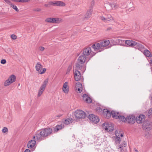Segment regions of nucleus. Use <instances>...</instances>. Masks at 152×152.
<instances>
[{
	"instance_id": "nucleus-1",
	"label": "nucleus",
	"mask_w": 152,
	"mask_h": 152,
	"mask_svg": "<svg viewBox=\"0 0 152 152\" xmlns=\"http://www.w3.org/2000/svg\"><path fill=\"white\" fill-rule=\"evenodd\" d=\"M52 129L49 128L43 129L37 132L33 137L37 141H40L47 138L52 133Z\"/></svg>"
},
{
	"instance_id": "nucleus-2",
	"label": "nucleus",
	"mask_w": 152,
	"mask_h": 152,
	"mask_svg": "<svg viewBox=\"0 0 152 152\" xmlns=\"http://www.w3.org/2000/svg\"><path fill=\"white\" fill-rule=\"evenodd\" d=\"M110 43V42L109 40H104L100 42L99 43L93 44L92 47L95 51L100 52L102 51L103 48L106 47Z\"/></svg>"
},
{
	"instance_id": "nucleus-3",
	"label": "nucleus",
	"mask_w": 152,
	"mask_h": 152,
	"mask_svg": "<svg viewBox=\"0 0 152 152\" xmlns=\"http://www.w3.org/2000/svg\"><path fill=\"white\" fill-rule=\"evenodd\" d=\"M152 127V123L151 121H148L145 123L143 125V129L145 130L146 132L145 135L148 137H150L152 134V132L150 130Z\"/></svg>"
},
{
	"instance_id": "nucleus-4",
	"label": "nucleus",
	"mask_w": 152,
	"mask_h": 152,
	"mask_svg": "<svg viewBox=\"0 0 152 152\" xmlns=\"http://www.w3.org/2000/svg\"><path fill=\"white\" fill-rule=\"evenodd\" d=\"M75 120L78 121L81 119L84 118L86 116V113L83 111L77 110L75 113Z\"/></svg>"
},
{
	"instance_id": "nucleus-5",
	"label": "nucleus",
	"mask_w": 152,
	"mask_h": 152,
	"mask_svg": "<svg viewBox=\"0 0 152 152\" xmlns=\"http://www.w3.org/2000/svg\"><path fill=\"white\" fill-rule=\"evenodd\" d=\"M98 52H94L92 51L91 48L90 47H88L85 48L83 51V54L87 57L89 56L90 57H91L94 56L95 54Z\"/></svg>"
},
{
	"instance_id": "nucleus-6",
	"label": "nucleus",
	"mask_w": 152,
	"mask_h": 152,
	"mask_svg": "<svg viewBox=\"0 0 152 152\" xmlns=\"http://www.w3.org/2000/svg\"><path fill=\"white\" fill-rule=\"evenodd\" d=\"M103 128L108 132H111L114 129V126L111 123H105L103 124Z\"/></svg>"
},
{
	"instance_id": "nucleus-7",
	"label": "nucleus",
	"mask_w": 152,
	"mask_h": 152,
	"mask_svg": "<svg viewBox=\"0 0 152 152\" xmlns=\"http://www.w3.org/2000/svg\"><path fill=\"white\" fill-rule=\"evenodd\" d=\"M16 76L13 75H11L6 80L4 83V86H7L10 85L11 84L15 82L16 80Z\"/></svg>"
},
{
	"instance_id": "nucleus-8",
	"label": "nucleus",
	"mask_w": 152,
	"mask_h": 152,
	"mask_svg": "<svg viewBox=\"0 0 152 152\" xmlns=\"http://www.w3.org/2000/svg\"><path fill=\"white\" fill-rule=\"evenodd\" d=\"M48 81V78L46 79L44 81L42 84L40 88L38 91V92L37 94L38 97H40L42 94L43 91H44L45 88L47 84Z\"/></svg>"
},
{
	"instance_id": "nucleus-9",
	"label": "nucleus",
	"mask_w": 152,
	"mask_h": 152,
	"mask_svg": "<svg viewBox=\"0 0 152 152\" xmlns=\"http://www.w3.org/2000/svg\"><path fill=\"white\" fill-rule=\"evenodd\" d=\"M45 21L49 23H59L62 21V20L60 18H49L46 19Z\"/></svg>"
},
{
	"instance_id": "nucleus-10",
	"label": "nucleus",
	"mask_w": 152,
	"mask_h": 152,
	"mask_svg": "<svg viewBox=\"0 0 152 152\" xmlns=\"http://www.w3.org/2000/svg\"><path fill=\"white\" fill-rule=\"evenodd\" d=\"M42 65L39 62L35 66L36 70L41 74L44 73L46 71V69L45 68L42 69Z\"/></svg>"
},
{
	"instance_id": "nucleus-11",
	"label": "nucleus",
	"mask_w": 152,
	"mask_h": 152,
	"mask_svg": "<svg viewBox=\"0 0 152 152\" xmlns=\"http://www.w3.org/2000/svg\"><path fill=\"white\" fill-rule=\"evenodd\" d=\"M88 118L91 122L94 124H96L99 121L98 117L94 114H90L88 116Z\"/></svg>"
},
{
	"instance_id": "nucleus-12",
	"label": "nucleus",
	"mask_w": 152,
	"mask_h": 152,
	"mask_svg": "<svg viewBox=\"0 0 152 152\" xmlns=\"http://www.w3.org/2000/svg\"><path fill=\"white\" fill-rule=\"evenodd\" d=\"M105 17L103 16H100L99 18L105 22L113 20V17L110 14L105 15Z\"/></svg>"
},
{
	"instance_id": "nucleus-13",
	"label": "nucleus",
	"mask_w": 152,
	"mask_h": 152,
	"mask_svg": "<svg viewBox=\"0 0 152 152\" xmlns=\"http://www.w3.org/2000/svg\"><path fill=\"white\" fill-rule=\"evenodd\" d=\"M135 117L132 115H129L126 117V121L129 124H133L135 123Z\"/></svg>"
},
{
	"instance_id": "nucleus-14",
	"label": "nucleus",
	"mask_w": 152,
	"mask_h": 152,
	"mask_svg": "<svg viewBox=\"0 0 152 152\" xmlns=\"http://www.w3.org/2000/svg\"><path fill=\"white\" fill-rule=\"evenodd\" d=\"M74 77L75 80L78 81L80 80L81 77V73L78 70H75L74 72Z\"/></svg>"
},
{
	"instance_id": "nucleus-15",
	"label": "nucleus",
	"mask_w": 152,
	"mask_h": 152,
	"mask_svg": "<svg viewBox=\"0 0 152 152\" xmlns=\"http://www.w3.org/2000/svg\"><path fill=\"white\" fill-rule=\"evenodd\" d=\"M145 116L144 115H141L136 118V122L137 123H142L145 121Z\"/></svg>"
},
{
	"instance_id": "nucleus-16",
	"label": "nucleus",
	"mask_w": 152,
	"mask_h": 152,
	"mask_svg": "<svg viewBox=\"0 0 152 152\" xmlns=\"http://www.w3.org/2000/svg\"><path fill=\"white\" fill-rule=\"evenodd\" d=\"M87 57L83 55H81L78 59V62L81 64H83L85 62Z\"/></svg>"
},
{
	"instance_id": "nucleus-17",
	"label": "nucleus",
	"mask_w": 152,
	"mask_h": 152,
	"mask_svg": "<svg viewBox=\"0 0 152 152\" xmlns=\"http://www.w3.org/2000/svg\"><path fill=\"white\" fill-rule=\"evenodd\" d=\"M125 43L129 47H134L136 44V42L132 40H126L125 41Z\"/></svg>"
},
{
	"instance_id": "nucleus-18",
	"label": "nucleus",
	"mask_w": 152,
	"mask_h": 152,
	"mask_svg": "<svg viewBox=\"0 0 152 152\" xmlns=\"http://www.w3.org/2000/svg\"><path fill=\"white\" fill-rule=\"evenodd\" d=\"M68 84V83L67 82H65L64 84L62 87V90L66 94H67L69 91V87H67Z\"/></svg>"
},
{
	"instance_id": "nucleus-19",
	"label": "nucleus",
	"mask_w": 152,
	"mask_h": 152,
	"mask_svg": "<svg viewBox=\"0 0 152 152\" xmlns=\"http://www.w3.org/2000/svg\"><path fill=\"white\" fill-rule=\"evenodd\" d=\"M83 99L84 101L88 103H91L92 102L91 99L86 94H84L83 95Z\"/></svg>"
},
{
	"instance_id": "nucleus-20",
	"label": "nucleus",
	"mask_w": 152,
	"mask_h": 152,
	"mask_svg": "<svg viewBox=\"0 0 152 152\" xmlns=\"http://www.w3.org/2000/svg\"><path fill=\"white\" fill-rule=\"evenodd\" d=\"M31 140L29 141L27 144V146L28 148H32L35 145L36 143V140Z\"/></svg>"
},
{
	"instance_id": "nucleus-21",
	"label": "nucleus",
	"mask_w": 152,
	"mask_h": 152,
	"mask_svg": "<svg viewBox=\"0 0 152 152\" xmlns=\"http://www.w3.org/2000/svg\"><path fill=\"white\" fill-rule=\"evenodd\" d=\"M103 113L107 119L110 118L111 115V112L107 109H104L103 110Z\"/></svg>"
},
{
	"instance_id": "nucleus-22",
	"label": "nucleus",
	"mask_w": 152,
	"mask_h": 152,
	"mask_svg": "<svg viewBox=\"0 0 152 152\" xmlns=\"http://www.w3.org/2000/svg\"><path fill=\"white\" fill-rule=\"evenodd\" d=\"M109 5L111 7V10H116L118 8V6L115 3H110Z\"/></svg>"
},
{
	"instance_id": "nucleus-23",
	"label": "nucleus",
	"mask_w": 152,
	"mask_h": 152,
	"mask_svg": "<svg viewBox=\"0 0 152 152\" xmlns=\"http://www.w3.org/2000/svg\"><path fill=\"white\" fill-rule=\"evenodd\" d=\"M64 127L63 124H61L56 126L55 128H54L53 131L54 132H57L59 130H61Z\"/></svg>"
},
{
	"instance_id": "nucleus-24",
	"label": "nucleus",
	"mask_w": 152,
	"mask_h": 152,
	"mask_svg": "<svg viewBox=\"0 0 152 152\" xmlns=\"http://www.w3.org/2000/svg\"><path fill=\"white\" fill-rule=\"evenodd\" d=\"M134 48L140 50L145 49V47L143 45L137 42H136V44L135 45Z\"/></svg>"
},
{
	"instance_id": "nucleus-25",
	"label": "nucleus",
	"mask_w": 152,
	"mask_h": 152,
	"mask_svg": "<svg viewBox=\"0 0 152 152\" xmlns=\"http://www.w3.org/2000/svg\"><path fill=\"white\" fill-rule=\"evenodd\" d=\"M92 12V7H91L90 9L87 11L86 14L85 15V18H89L91 16Z\"/></svg>"
},
{
	"instance_id": "nucleus-26",
	"label": "nucleus",
	"mask_w": 152,
	"mask_h": 152,
	"mask_svg": "<svg viewBox=\"0 0 152 152\" xmlns=\"http://www.w3.org/2000/svg\"><path fill=\"white\" fill-rule=\"evenodd\" d=\"M143 54L146 57L151 58L152 57V54L149 50L146 49L144 50Z\"/></svg>"
},
{
	"instance_id": "nucleus-27",
	"label": "nucleus",
	"mask_w": 152,
	"mask_h": 152,
	"mask_svg": "<svg viewBox=\"0 0 152 152\" xmlns=\"http://www.w3.org/2000/svg\"><path fill=\"white\" fill-rule=\"evenodd\" d=\"M111 114L113 117L115 119H118L120 115L118 112H116L114 111H112L111 112Z\"/></svg>"
},
{
	"instance_id": "nucleus-28",
	"label": "nucleus",
	"mask_w": 152,
	"mask_h": 152,
	"mask_svg": "<svg viewBox=\"0 0 152 152\" xmlns=\"http://www.w3.org/2000/svg\"><path fill=\"white\" fill-rule=\"evenodd\" d=\"M56 5L58 6H64L66 4L61 1H56Z\"/></svg>"
},
{
	"instance_id": "nucleus-29",
	"label": "nucleus",
	"mask_w": 152,
	"mask_h": 152,
	"mask_svg": "<svg viewBox=\"0 0 152 152\" xmlns=\"http://www.w3.org/2000/svg\"><path fill=\"white\" fill-rule=\"evenodd\" d=\"M73 121V119L72 118H68L65 120L64 124L66 125H68L72 123Z\"/></svg>"
},
{
	"instance_id": "nucleus-30",
	"label": "nucleus",
	"mask_w": 152,
	"mask_h": 152,
	"mask_svg": "<svg viewBox=\"0 0 152 152\" xmlns=\"http://www.w3.org/2000/svg\"><path fill=\"white\" fill-rule=\"evenodd\" d=\"M118 119H119L120 121H121L122 122L126 121V118L124 116L120 115Z\"/></svg>"
},
{
	"instance_id": "nucleus-31",
	"label": "nucleus",
	"mask_w": 152,
	"mask_h": 152,
	"mask_svg": "<svg viewBox=\"0 0 152 152\" xmlns=\"http://www.w3.org/2000/svg\"><path fill=\"white\" fill-rule=\"evenodd\" d=\"M115 134L117 137L123 136L122 134L120 131H116L115 132Z\"/></svg>"
},
{
	"instance_id": "nucleus-32",
	"label": "nucleus",
	"mask_w": 152,
	"mask_h": 152,
	"mask_svg": "<svg viewBox=\"0 0 152 152\" xmlns=\"http://www.w3.org/2000/svg\"><path fill=\"white\" fill-rule=\"evenodd\" d=\"M80 63H78L77 62V63L76 65V68L77 69L76 70H78V69H82V68H84V67H83L82 66L80 65Z\"/></svg>"
},
{
	"instance_id": "nucleus-33",
	"label": "nucleus",
	"mask_w": 152,
	"mask_h": 152,
	"mask_svg": "<svg viewBox=\"0 0 152 152\" xmlns=\"http://www.w3.org/2000/svg\"><path fill=\"white\" fill-rule=\"evenodd\" d=\"M147 115L149 118H151V116L152 115V108H150L149 110Z\"/></svg>"
},
{
	"instance_id": "nucleus-34",
	"label": "nucleus",
	"mask_w": 152,
	"mask_h": 152,
	"mask_svg": "<svg viewBox=\"0 0 152 152\" xmlns=\"http://www.w3.org/2000/svg\"><path fill=\"white\" fill-rule=\"evenodd\" d=\"M126 146V143L125 142H124L122 145H119V148H121V151L123 150L122 148L123 147H125Z\"/></svg>"
},
{
	"instance_id": "nucleus-35",
	"label": "nucleus",
	"mask_w": 152,
	"mask_h": 152,
	"mask_svg": "<svg viewBox=\"0 0 152 152\" xmlns=\"http://www.w3.org/2000/svg\"><path fill=\"white\" fill-rule=\"evenodd\" d=\"M10 6L11 7H12L15 10L16 12L19 11V10L16 6L13 5L12 4V5H11Z\"/></svg>"
},
{
	"instance_id": "nucleus-36",
	"label": "nucleus",
	"mask_w": 152,
	"mask_h": 152,
	"mask_svg": "<svg viewBox=\"0 0 152 152\" xmlns=\"http://www.w3.org/2000/svg\"><path fill=\"white\" fill-rule=\"evenodd\" d=\"M125 41L124 40H123L122 39H120V41H119V44L118 45H125Z\"/></svg>"
},
{
	"instance_id": "nucleus-37",
	"label": "nucleus",
	"mask_w": 152,
	"mask_h": 152,
	"mask_svg": "<svg viewBox=\"0 0 152 152\" xmlns=\"http://www.w3.org/2000/svg\"><path fill=\"white\" fill-rule=\"evenodd\" d=\"M78 87H80V88H82V84L78 82L76 84L75 88H78Z\"/></svg>"
},
{
	"instance_id": "nucleus-38",
	"label": "nucleus",
	"mask_w": 152,
	"mask_h": 152,
	"mask_svg": "<svg viewBox=\"0 0 152 152\" xmlns=\"http://www.w3.org/2000/svg\"><path fill=\"white\" fill-rule=\"evenodd\" d=\"M122 5L121 6H120V7L122 8L123 9L124 8H126V4L124 3H123L122 4Z\"/></svg>"
},
{
	"instance_id": "nucleus-39",
	"label": "nucleus",
	"mask_w": 152,
	"mask_h": 152,
	"mask_svg": "<svg viewBox=\"0 0 152 152\" xmlns=\"http://www.w3.org/2000/svg\"><path fill=\"white\" fill-rule=\"evenodd\" d=\"M2 132L3 133H6L8 132V129L6 127H4L2 130Z\"/></svg>"
},
{
	"instance_id": "nucleus-40",
	"label": "nucleus",
	"mask_w": 152,
	"mask_h": 152,
	"mask_svg": "<svg viewBox=\"0 0 152 152\" xmlns=\"http://www.w3.org/2000/svg\"><path fill=\"white\" fill-rule=\"evenodd\" d=\"M71 69L72 66H69L67 68L66 74H68V73H69V71L71 70Z\"/></svg>"
},
{
	"instance_id": "nucleus-41",
	"label": "nucleus",
	"mask_w": 152,
	"mask_h": 152,
	"mask_svg": "<svg viewBox=\"0 0 152 152\" xmlns=\"http://www.w3.org/2000/svg\"><path fill=\"white\" fill-rule=\"evenodd\" d=\"M33 10L35 12H39L42 10V9L41 8H37L33 9Z\"/></svg>"
},
{
	"instance_id": "nucleus-42",
	"label": "nucleus",
	"mask_w": 152,
	"mask_h": 152,
	"mask_svg": "<svg viewBox=\"0 0 152 152\" xmlns=\"http://www.w3.org/2000/svg\"><path fill=\"white\" fill-rule=\"evenodd\" d=\"M30 1V0H20L19 2L26 3Z\"/></svg>"
},
{
	"instance_id": "nucleus-43",
	"label": "nucleus",
	"mask_w": 152,
	"mask_h": 152,
	"mask_svg": "<svg viewBox=\"0 0 152 152\" xmlns=\"http://www.w3.org/2000/svg\"><path fill=\"white\" fill-rule=\"evenodd\" d=\"M6 2L7 4L10 5H12V3L9 0H4Z\"/></svg>"
},
{
	"instance_id": "nucleus-44",
	"label": "nucleus",
	"mask_w": 152,
	"mask_h": 152,
	"mask_svg": "<svg viewBox=\"0 0 152 152\" xmlns=\"http://www.w3.org/2000/svg\"><path fill=\"white\" fill-rule=\"evenodd\" d=\"M1 63L2 64H5L6 63V61L5 59H3L1 60Z\"/></svg>"
},
{
	"instance_id": "nucleus-45",
	"label": "nucleus",
	"mask_w": 152,
	"mask_h": 152,
	"mask_svg": "<svg viewBox=\"0 0 152 152\" xmlns=\"http://www.w3.org/2000/svg\"><path fill=\"white\" fill-rule=\"evenodd\" d=\"M11 38L13 39H15L17 38L16 35L14 34H12L11 36Z\"/></svg>"
},
{
	"instance_id": "nucleus-46",
	"label": "nucleus",
	"mask_w": 152,
	"mask_h": 152,
	"mask_svg": "<svg viewBox=\"0 0 152 152\" xmlns=\"http://www.w3.org/2000/svg\"><path fill=\"white\" fill-rule=\"evenodd\" d=\"M121 140V138L119 137H117V139L116 140V142L117 143H119L120 141Z\"/></svg>"
},
{
	"instance_id": "nucleus-47",
	"label": "nucleus",
	"mask_w": 152,
	"mask_h": 152,
	"mask_svg": "<svg viewBox=\"0 0 152 152\" xmlns=\"http://www.w3.org/2000/svg\"><path fill=\"white\" fill-rule=\"evenodd\" d=\"M83 89L82 88H76V90H77L79 93H80Z\"/></svg>"
},
{
	"instance_id": "nucleus-48",
	"label": "nucleus",
	"mask_w": 152,
	"mask_h": 152,
	"mask_svg": "<svg viewBox=\"0 0 152 152\" xmlns=\"http://www.w3.org/2000/svg\"><path fill=\"white\" fill-rule=\"evenodd\" d=\"M56 1H54V2L50 1L49 2V4L52 5H56Z\"/></svg>"
},
{
	"instance_id": "nucleus-49",
	"label": "nucleus",
	"mask_w": 152,
	"mask_h": 152,
	"mask_svg": "<svg viewBox=\"0 0 152 152\" xmlns=\"http://www.w3.org/2000/svg\"><path fill=\"white\" fill-rule=\"evenodd\" d=\"M119 41L120 39H116L115 40V43H114V45H118L119 44Z\"/></svg>"
},
{
	"instance_id": "nucleus-50",
	"label": "nucleus",
	"mask_w": 152,
	"mask_h": 152,
	"mask_svg": "<svg viewBox=\"0 0 152 152\" xmlns=\"http://www.w3.org/2000/svg\"><path fill=\"white\" fill-rule=\"evenodd\" d=\"M45 49V48L44 47L42 46H40L39 48V50L41 51H43Z\"/></svg>"
},
{
	"instance_id": "nucleus-51",
	"label": "nucleus",
	"mask_w": 152,
	"mask_h": 152,
	"mask_svg": "<svg viewBox=\"0 0 152 152\" xmlns=\"http://www.w3.org/2000/svg\"><path fill=\"white\" fill-rule=\"evenodd\" d=\"M148 60L149 62V64L151 66H152V58H149Z\"/></svg>"
},
{
	"instance_id": "nucleus-52",
	"label": "nucleus",
	"mask_w": 152,
	"mask_h": 152,
	"mask_svg": "<svg viewBox=\"0 0 152 152\" xmlns=\"http://www.w3.org/2000/svg\"><path fill=\"white\" fill-rule=\"evenodd\" d=\"M94 4V1L93 0L91 2V5L93 7Z\"/></svg>"
},
{
	"instance_id": "nucleus-53",
	"label": "nucleus",
	"mask_w": 152,
	"mask_h": 152,
	"mask_svg": "<svg viewBox=\"0 0 152 152\" xmlns=\"http://www.w3.org/2000/svg\"><path fill=\"white\" fill-rule=\"evenodd\" d=\"M111 42L114 45V43H115V40L112 39V40H111Z\"/></svg>"
},
{
	"instance_id": "nucleus-54",
	"label": "nucleus",
	"mask_w": 152,
	"mask_h": 152,
	"mask_svg": "<svg viewBox=\"0 0 152 152\" xmlns=\"http://www.w3.org/2000/svg\"><path fill=\"white\" fill-rule=\"evenodd\" d=\"M24 152H30V151L29 149H27L25 150Z\"/></svg>"
},
{
	"instance_id": "nucleus-55",
	"label": "nucleus",
	"mask_w": 152,
	"mask_h": 152,
	"mask_svg": "<svg viewBox=\"0 0 152 152\" xmlns=\"http://www.w3.org/2000/svg\"><path fill=\"white\" fill-rule=\"evenodd\" d=\"M49 4H45L44 5L46 7H49Z\"/></svg>"
},
{
	"instance_id": "nucleus-56",
	"label": "nucleus",
	"mask_w": 152,
	"mask_h": 152,
	"mask_svg": "<svg viewBox=\"0 0 152 152\" xmlns=\"http://www.w3.org/2000/svg\"><path fill=\"white\" fill-rule=\"evenodd\" d=\"M135 152H139L137 150L135 149Z\"/></svg>"
},
{
	"instance_id": "nucleus-57",
	"label": "nucleus",
	"mask_w": 152,
	"mask_h": 152,
	"mask_svg": "<svg viewBox=\"0 0 152 152\" xmlns=\"http://www.w3.org/2000/svg\"><path fill=\"white\" fill-rule=\"evenodd\" d=\"M110 28H108V30H110Z\"/></svg>"
},
{
	"instance_id": "nucleus-58",
	"label": "nucleus",
	"mask_w": 152,
	"mask_h": 152,
	"mask_svg": "<svg viewBox=\"0 0 152 152\" xmlns=\"http://www.w3.org/2000/svg\"><path fill=\"white\" fill-rule=\"evenodd\" d=\"M80 88V87H78V88Z\"/></svg>"
}]
</instances>
